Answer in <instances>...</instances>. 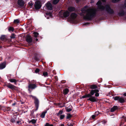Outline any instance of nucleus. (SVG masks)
<instances>
[{"label": "nucleus", "mask_w": 126, "mask_h": 126, "mask_svg": "<svg viewBox=\"0 0 126 126\" xmlns=\"http://www.w3.org/2000/svg\"><path fill=\"white\" fill-rule=\"evenodd\" d=\"M88 6H86L81 10V16H83L85 19L91 20L94 18L97 14V10L95 8H88Z\"/></svg>", "instance_id": "f257e3e1"}, {"label": "nucleus", "mask_w": 126, "mask_h": 126, "mask_svg": "<svg viewBox=\"0 0 126 126\" xmlns=\"http://www.w3.org/2000/svg\"><path fill=\"white\" fill-rule=\"evenodd\" d=\"M105 10L107 13L110 14L112 15L114 14V12L113 9L110 8L109 5H106L105 6Z\"/></svg>", "instance_id": "f03ea898"}, {"label": "nucleus", "mask_w": 126, "mask_h": 126, "mask_svg": "<svg viewBox=\"0 0 126 126\" xmlns=\"http://www.w3.org/2000/svg\"><path fill=\"white\" fill-rule=\"evenodd\" d=\"M112 98L115 100H118V102L121 103L124 102L125 99L122 97H119L118 96H114Z\"/></svg>", "instance_id": "7ed1b4c3"}, {"label": "nucleus", "mask_w": 126, "mask_h": 126, "mask_svg": "<svg viewBox=\"0 0 126 126\" xmlns=\"http://www.w3.org/2000/svg\"><path fill=\"white\" fill-rule=\"evenodd\" d=\"M30 96L34 100V103L35 104V106L36 108V110H37L38 109L39 101L38 99L35 96L31 95Z\"/></svg>", "instance_id": "20e7f679"}, {"label": "nucleus", "mask_w": 126, "mask_h": 126, "mask_svg": "<svg viewBox=\"0 0 126 126\" xmlns=\"http://www.w3.org/2000/svg\"><path fill=\"white\" fill-rule=\"evenodd\" d=\"M96 5H97V8L101 10H104L105 7L102 5V3L101 1H99L96 3Z\"/></svg>", "instance_id": "39448f33"}, {"label": "nucleus", "mask_w": 126, "mask_h": 126, "mask_svg": "<svg viewBox=\"0 0 126 126\" xmlns=\"http://www.w3.org/2000/svg\"><path fill=\"white\" fill-rule=\"evenodd\" d=\"M31 83H31V82H30V83H29V88L32 89H34L37 87L36 85L34 84L36 83L35 81L33 80L32 81Z\"/></svg>", "instance_id": "423d86ee"}, {"label": "nucleus", "mask_w": 126, "mask_h": 126, "mask_svg": "<svg viewBox=\"0 0 126 126\" xmlns=\"http://www.w3.org/2000/svg\"><path fill=\"white\" fill-rule=\"evenodd\" d=\"M35 9L38 10L40 9L41 6V2L40 1H37L35 2L34 5Z\"/></svg>", "instance_id": "0eeeda50"}, {"label": "nucleus", "mask_w": 126, "mask_h": 126, "mask_svg": "<svg viewBox=\"0 0 126 126\" xmlns=\"http://www.w3.org/2000/svg\"><path fill=\"white\" fill-rule=\"evenodd\" d=\"M77 15L75 13H72L70 17V21L73 22L74 19L76 18Z\"/></svg>", "instance_id": "6e6552de"}, {"label": "nucleus", "mask_w": 126, "mask_h": 126, "mask_svg": "<svg viewBox=\"0 0 126 126\" xmlns=\"http://www.w3.org/2000/svg\"><path fill=\"white\" fill-rule=\"evenodd\" d=\"M47 9L49 10H52V6L51 4L49 2H48L46 4Z\"/></svg>", "instance_id": "1a4fd4ad"}, {"label": "nucleus", "mask_w": 126, "mask_h": 126, "mask_svg": "<svg viewBox=\"0 0 126 126\" xmlns=\"http://www.w3.org/2000/svg\"><path fill=\"white\" fill-rule=\"evenodd\" d=\"M17 3L20 6L22 7L24 5V2L23 0H18Z\"/></svg>", "instance_id": "9d476101"}, {"label": "nucleus", "mask_w": 126, "mask_h": 126, "mask_svg": "<svg viewBox=\"0 0 126 126\" xmlns=\"http://www.w3.org/2000/svg\"><path fill=\"white\" fill-rule=\"evenodd\" d=\"M88 100L90 101L91 102H94L97 101V99L96 98L93 96L89 97Z\"/></svg>", "instance_id": "9b49d317"}, {"label": "nucleus", "mask_w": 126, "mask_h": 126, "mask_svg": "<svg viewBox=\"0 0 126 126\" xmlns=\"http://www.w3.org/2000/svg\"><path fill=\"white\" fill-rule=\"evenodd\" d=\"M6 86L12 90L14 89L16 87L15 86L10 83H8L6 85Z\"/></svg>", "instance_id": "f8f14e48"}, {"label": "nucleus", "mask_w": 126, "mask_h": 126, "mask_svg": "<svg viewBox=\"0 0 126 126\" xmlns=\"http://www.w3.org/2000/svg\"><path fill=\"white\" fill-rule=\"evenodd\" d=\"M26 41L28 43L31 42L32 41L31 37L30 36H28L26 37Z\"/></svg>", "instance_id": "ddd939ff"}, {"label": "nucleus", "mask_w": 126, "mask_h": 126, "mask_svg": "<svg viewBox=\"0 0 126 126\" xmlns=\"http://www.w3.org/2000/svg\"><path fill=\"white\" fill-rule=\"evenodd\" d=\"M99 91V90L97 89L92 90L90 92V94H91V95L92 96L95 93H97Z\"/></svg>", "instance_id": "4468645a"}, {"label": "nucleus", "mask_w": 126, "mask_h": 126, "mask_svg": "<svg viewBox=\"0 0 126 126\" xmlns=\"http://www.w3.org/2000/svg\"><path fill=\"white\" fill-rule=\"evenodd\" d=\"M6 67V63H3L0 64V69H2Z\"/></svg>", "instance_id": "2eb2a0df"}, {"label": "nucleus", "mask_w": 126, "mask_h": 126, "mask_svg": "<svg viewBox=\"0 0 126 126\" xmlns=\"http://www.w3.org/2000/svg\"><path fill=\"white\" fill-rule=\"evenodd\" d=\"M69 15V13L67 11L64 12L63 13V16L64 17H67Z\"/></svg>", "instance_id": "dca6fc26"}, {"label": "nucleus", "mask_w": 126, "mask_h": 126, "mask_svg": "<svg viewBox=\"0 0 126 126\" xmlns=\"http://www.w3.org/2000/svg\"><path fill=\"white\" fill-rule=\"evenodd\" d=\"M118 108L117 106H114L111 109V111L113 112L115 110L117 109Z\"/></svg>", "instance_id": "f3484780"}, {"label": "nucleus", "mask_w": 126, "mask_h": 126, "mask_svg": "<svg viewBox=\"0 0 126 126\" xmlns=\"http://www.w3.org/2000/svg\"><path fill=\"white\" fill-rule=\"evenodd\" d=\"M75 10V8L74 7H68V10L70 12H72L74 11Z\"/></svg>", "instance_id": "a211bd4d"}, {"label": "nucleus", "mask_w": 126, "mask_h": 126, "mask_svg": "<svg viewBox=\"0 0 126 126\" xmlns=\"http://www.w3.org/2000/svg\"><path fill=\"white\" fill-rule=\"evenodd\" d=\"M9 81L11 82H14L15 84H16V83L17 82V81L16 79H11L9 80Z\"/></svg>", "instance_id": "6ab92c4d"}, {"label": "nucleus", "mask_w": 126, "mask_h": 126, "mask_svg": "<svg viewBox=\"0 0 126 126\" xmlns=\"http://www.w3.org/2000/svg\"><path fill=\"white\" fill-rule=\"evenodd\" d=\"M47 111H45L42 112V114L40 115V117L41 118H44L46 113H47Z\"/></svg>", "instance_id": "aec40b11"}, {"label": "nucleus", "mask_w": 126, "mask_h": 126, "mask_svg": "<svg viewBox=\"0 0 126 126\" xmlns=\"http://www.w3.org/2000/svg\"><path fill=\"white\" fill-rule=\"evenodd\" d=\"M124 14V11H122L118 14V15L119 16H123Z\"/></svg>", "instance_id": "412c9836"}, {"label": "nucleus", "mask_w": 126, "mask_h": 126, "mask_svg": "<svg viewBox=\"0 0 126 126\" xmlns=\"http://www.w3.org/2000/svg\"><path fill=\"white\" fill-rule=\"evenodd\" d=\"M8 31L10 32H12L14 30V28H13L10 27L8 28Z\"/></svg>", "instance_id": "4be33fe9"}, {"label": "nucleus", "mask_w": 126, "mask_h": 126, "mask_svg": "<svg viewBox=\"0 0 126 126\" xmlns=\"http://www.w3.org/2000/svg\"><path fill=\"white\" fill-rule=\"evenodd\" d=\"M36 120L34 119H32L29 122V123H32V124H34L36 122Z\"/></svg>", "instance_id": "5701e85b"}, {"label": "nucleus", "mask_w": 126, "mask_h": 126, "mask_svg": "<svg viewBox=\"0 0 126 126\" xmlns=\"http://www.w3.org/2000/svg\"><path fill=\"white\" fill-rule=\"evenodd\" d=\"M69 92V90L67 88L65 89L64 91L63 94H68Z\"/></svg>", "instance_id": "b1692460"}, {"label": "nucleus", "mask_w": 126, "mask_h": 126, "mask_svg": "<svg viewBox=\"0 0 126 126\" xmlns=\"http://www.w3.org/2000/svg\"><path fill=\"white\" fill-rule=\"evenodd\" d=\"M60 0H53L52 3L54 4H56Z\"/></svg>", "instance_id": "393cba45"}, {"label": "nucleus", "mask_w": 126, "mask_h": 126, "mask_svg": "<svg viewBox=\"0 0 126 126\" xmlns=\"http://www.w3.org/2000/svg\"><path fill=\"white\" fill-rule=\"evenodd\" d=\"M90 88L91 89H96L97 88V86L94 85H91Z\"/></svg>", "instance_id": "a878e982"}, {"label": "nucleus", "mask_w": 126, "mask_h": 126, "mask_svg": "<svg viewBox=\"0 0 126 126\" xmlns=\"http://www.w3.org/2000/svg\"><path fill=\"white\" fill-rule=\"evenodd\" d=\"M43 75L45 77L48 76V73L47 72H44L43 73Z\"/></svg>", "instance_id": "bb28decb"}, {"label": "nucleus", "mask_w": 126, "mask_h": 126, "mask_svg": "<svg viewBox=\"0 0 126 126\" xmlns=\"http://www.w3.org/2000/svg\"><path fill=\"white\" fill-rule=\"evenodd\" d=\"M63 113V111H60L57 114V115L58 116L60 117L61 115H62Z\"/></svg>", "instance_id": "cd10ccee"}, {"label": "nucleus", "mask_w": 126, "mask_h": 126, "mask_svg": "<svg viewBox=\"0 0 126 126\" xmlns=\"http://www.w3.org/2000/svg\"><path fill=\"white\" fill-rule=\"evenodd\" d=\"M44 126H54L52 124H50L48 123H46L45 125Z\"/></svg>", "instance_id": "c85d7f7f"}, {"label": "nucleus", "mask_w": 126, "mask_h": 126, "mask_svg": "<svg viewBox=\"0 0 126 126\" xmlns=\"http://www.w3.org/2000/svg\"><path fill=\"white\" fill-rule=\"evenodd\" d=\"M72 110V109L71 108H69L68 107L67 108L66 110L67 112H69L71 111Z\"/></svg>", "instance_id": "c756f323"}, {"label": "nucleus", "mask_w": 126, "mask_h": 126, "mask_svg": "<svg viewBox=\"0 0 126 126\" xmlns=\"http://www.w3.org/2000/svg\"><path fill=\"white\" fill-rule=\"evenodd\" d=\"M5 39V36L4 35H1L0 37V39L2 40H4Z\"/></svg>", "instance_id": "7c9ffc66"}, {"label": "nucleus", "mask_w": 126, "mask_h": 126, "mask_svg": "<svg viewBox=\"0 0 126 126\" xmlns=\"http://www.w3.org/2000/svg\"><path fill=\"white\" fill-rule=\"evenodd\" d=\"M33 33L34 34V36L35 37H37L39 34L38 33L36 32H34Z\"/></svg>", "instance_id": "2f4dec72"}, {"label": "nucleus", "mask_w": 126, "mask_h": 126, "mask_svg": "<svg viewBox=\"0 0 126 126\" xmlns=\"http://www.w3.org/2000/svg\"><path fill=\"white\" fill-rule=\"evenodd\" d=\"M72 117V115L70 114H67V116L66 117V118L67 119H69L70 118Z\"/></svg>", "instance_id": "473e14b6"}, {"label": "nucleus", "mask_w": 126, "mask_h": 126, "mask_svg": "<svg viewBox=\"0 0 126 126\" xmlns=\"http://www.w3.org/2000/svg\"><path fill=\"white\" fill-rule=\"evenodd\" d=\"M60 117V119L61 120L63 119L65 117V115H61Z\"/></svg>", "instance_id": "72a5a7b5"}, {"label": "nucleus", "mask_w": 126, "mask_h": 126, "mask_svg": "<svg viewBox=\"0 0 126 126\" xmlns=\"http://www.w3.org/2000/svg\"><path fill=\"white\" fill-rule=\"evenodd\" d=\"M19 21L18 19H16L14 20V22L16 23H18L19 22Z\"/></svg>", "instance_id": "f704fd0d"}, {"label": "nucleus", "mask_w": 126, "mask_h": 126, "mask_svg": "<svg viewBox=\"0 0 126 126\" xmlns=\"http://www.w3.org/2000/svg\"><path fill=\"white\" fill-rule=\"evenodd\" d=\"M10 37L11 38H15V35L14 34L12 33V34L11 36H10Z\"/></svg>", "instance_id": "c9c22d12"}, {"label": "nucleus", "mask_w": 126, "mask_h": 126, "mask_svg": "<svg viewBox=\"0 0 126 126\" xmlns=\"http://www.w3.org/2000/svg\"><path fill=\"white\" fill-rule=\"evenodd\" d=\"M11 122L14 123L16 122V119L15 118H12L11 120Z\"/></svg>", "instance_id": "e433bc0d"}, {"label": "nucleus", "mask_w": 126, "mask_h": 126, "mask_svg": "<svg viewBox=\"0 0 126 126\" xmlns=\"http://www.w3.org/2000/svg\"><path fill=\"white\" fill-rule=\"evenodd\" d=\"M86 95L87 97H90L92 96L91 94H87Z\"/></svg>", "instance_id": "4c0bfd02"}, {"label": "nucleus", "mask_w": 126, "mask_h": 126, "mask_svg": "<svg viewBox=\"0 0 126 126\" xmlns=\"http://www.w3.org/2000/svg\"><path fill=\"white\" fill-rule=\"evenodd\" d=\"M120 0H112V1L113 3H115L119 1Z\"/></svg>", "instance_id": "58836bf2"}, {"label": "nucleus", "mask_w": 126, "mask_h": 126, "mask_svg": "<svg viewBox=\"0 0 126 126\" xmlns=\"http://www.w3.org/2000/svg\"><path fill=\"white\" fill-rule=\"evenodd\" d=\"M40 71V70L38 68L36 69L35 70V72L36 73H38Z\"/></svg>", "instance_id": "ea45409f"}, {"label": "nucleus", "mask_w": 126, "mask_h": 126, "mask_svg": "<svg viewBox=\"0 0 126 126\" xmlns=\"http://www.w3.org/2000/svg\"><path fill=\"white\" fill-rule=\"evenodd\" d=\"M87 97L86 95H85L83 96L80 97L81 99H82L83 98H84Z\"/></svg>", "instance_id": "a19ab883"}, {"label": "nucleus", "mask_w": 126, "mask_h": 126, "mask_svg": "<svg viewBox=\"0 0 126 126\" xmlns=\"http://www.w3.org/2000/svg\"><path fill=\"white\" fill-rule=\"evenodd\" d=\"M99 113V112L98 111H96L95 112V113L94 115L96 116L98 115Z\"/></svg>", "instance_id": "79ce46f5"}, {"label": "nucleus", "mask_w": 126, "mask_h": 126, "mask_svg": "<svg viewBox=\"0 0 126 126\" xmlns=\"http://www.w3.org/2000/svg\"><path fill=\"white\" fill-rule=\"evenodd\" d=\"M95 96L96 97L98 96H99V94L97 93H95Z\"/></svg>", "instance_id": "37998d69"}, {"label": "nucleus", "mask_w": 126, "mask_h": 126, "mask_svg": "<svg viewBox=\"0 0 126 126\" xmlns=\"http://www.w3.org/2000/svg\"><path fill=\"white\" fill-rule=\"evenodd\" d=\"M96 116L95 115H93L92 116V118L93 119H94Z\"/></svg>", "instance_id": "c03bdc74"}, {"label": "nucleus", "mask_w": 126, "mask_h": 126, "mask_svg": "<svg viewBox=\"0 0 126 126\" xmlns=\"http://www.w3.org/2000/svg\"><path fill=\"white\" fill-rule=\"evenodd\" d=\"M67 125L68 126H73L72 124L70 123H68Z\"/></svg>", "instance_id": "a18cd8bd"}, {"label": "nucleus", "mask_w": 126, "mask_h": 126, "mask_svg": "<svg viewBox=\"0 0 126 126\" xmlns=\"http://www.w3.org/2000/svg\"><path fill=\"white\" fill-rule=\"evenodd\" d=\"M124 8H126V1L125 2V3L124 5Z\"/></svg>", "instance_id": "49530a36"}, {"label": "nucleus", "mask_w": 126, "mask_h": 126, "mask_svg": "<svg viewBox=\"0 0 126 126\" xmlns=\"http://www.w3.org/2000/svg\"><path fill=\"white\" fill-rule=\"evenodd\" d=\"M29 4L31 6H32L33 5V4L31 3H29Z\"/></svg>", "instance_id": "de8ad7c7"}, {"label": "nucleus", "mask_w": 126, "mask_h": 126, "mask_svg": "<svg viewBox=\"0 0 126 126\" xmlns=\"http://www.w3.org/2000/svg\"><path fill=\"white\" fill-rule=\"evenodd\" d=\"M59 126H64V124H60Z\"/></svg>", "instance_id": "09e8293b"}, {"label": "nucleus", "mask_w": 126, "mask_h": 126, "mask_svg": "<svg viewBox=\"0 0 126 126\" xmlns=\"http://www.w3.org/2000/svg\"><path fill=\"white\" fill-rule=\"evenodd\" d=\"M101 1L103 2H104L106 1L105 0H101Z\"/></svg>", "instance_id": "8fccbe9b"}, {"label": "nucleus", "mask_w": 126, "mask_h": 126, "mask_svg": "<svg viewBox=\"0 0 126 126\" xmlns=\"http://www.w3.org/2000/svg\"><path fill=\"white\" fill-rule=\"evenodd\" d=\"M123 95L126 97V93H124L123 94Z\"/></svg>", "instance_id": "3c124183"}, {"label": "nucleus", "mask_w": 126, "mask_h": 126, "mask_svg": "<svg viewBox=\"0 0 126 126\" xmlns=\"http://www.w3.org/2000/svg\"><path fill=\"white\" fill-rule=\"evenodd\" d=\"M80 0H76V1L77 2H78Z\"/></svg>", "instance_id": "603ef678"}, {"label": "nucleus", "mask_w": 126, "mask_h": 126, "mask_svg": "<svg viewBox=\"0 0 126 126\" xmlns=\"http://www.w3.org/2000/svg\"><path fill=\"white\" fill-rule=\"evenodd\" d=\"M15 104H16V103H14L12 104V105L14 106V105H15Z\"/></svg>", "instance_id": "864d4df0"}, {"label": "nucleus", "mask_w": 126, "mask_h": 126, "mask_svg": "<svg viewBox=\"0 0 126 126\" xmlns=\"http://www.w3.org/2000/svg\"><path fill=\"white\" fill-rule=\"evenodd\" d=\"M35 40L36 41H37L38 40V39L37 38H36Z\"/></svg>", "instance_id": "5fc2aeb1"}, {"label": "nucleus", "mask_w": 126, "mask_h": 126, "mask_svg": "<svg viewBox=\"0 0 126 126\" xmlns=\"http://www.w3.org/2000/svg\"><path fill=\"white\" fill-rule=\"evenodd\" d=\"M19 123V121H17V124H18V123Z\"/></svg>", "instance_id": "6e6d98bb"}, {"label": "nucleus", "mask_w": 126, "mask_h": 126, "mask_svg": "<svg viewBox=\"0 0 126 126\" xmlns=\"http://www.w3.org/2000/svg\"><path fill=\"white\" fill-rule=\"evenodd\" d=\"M104 122H104V123H106V121H104Z\"/></svg>", "instance_id": "4d7b16f0"}]
</instances>
